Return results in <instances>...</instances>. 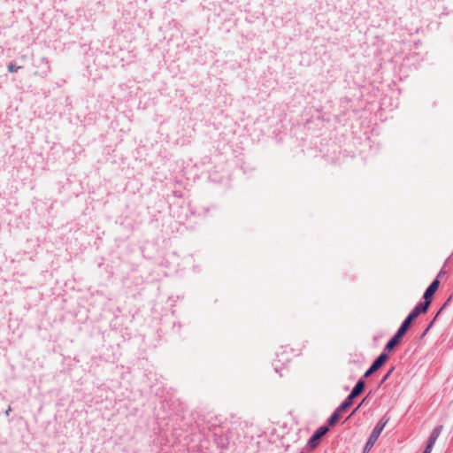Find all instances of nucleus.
<instances>
[{"label": "nucleus", "instance_id": "39448f33", "mask_svg": "<svg viewBox=\"0 0 453 453\" xmlns=\"http://www.w3.org/2000/svg\"><path fill=\"white\" fill-rule=\"evenodd\" d=\"M440 285V281L438 279H435L432 281V283L428 286V288L426 289L423 298L425 302H429V304L431 303V298L438 289Z\"/></svg>", "mask_w": 453, "mask_h": 453}, {"label": "nucleus", "instance_id": "f03ea898", "mask_svg": "<svg viewBox=\"0 0 453 453\" xmlns=\"http://www.w3.org/2000/svg\"><path fill=\"white\" fill-rule=\"evenodd\" d=\"M429 307V302H419L401 325L409 329L411 322L420 314L425 313Z\"/></svg>", "mask_w": 453, "mask_h": 453}, {"label": "nucleus", "instance_id": "f3484780", "mask_svg": "<svg viewBox=\"0 0 453 453\" xmlns=\"http://www.w3.org/2000/svg\"><path fill=\"white\" fill-rule=\"evenodd\" d=\"M359 407H360V405H358L357 408H355V410L352 411V413L350 414V416H351V415H353V414L357 411V409H358Z\"/></svg>", "mask_w": 453, "mask_h": 453}, {"label": "nucleus", "instance_id": "4468645a", "mask_svg": "<svg viewBox=\"0 0 453 453\" xmlns=\"http://www.w3.org/2000/svg\"><path fill=\"white\" fill-rule=\"evenodd\" d=\"M394 370H395V367H394V366H392V367L388 370V372L383 376V378H382V380H381V381H380V383H381V384H382V383H384V382H385V381L389 378V376L392 374V372H393V371H394Z\"/></svg>", "mask_w": 453, "mask_h": 453}, {"label": "nucleus", "instance_id": "20e7f679", "mask_svg": "<svg viewBox=\"0 0 453 453\" xmlns=\"http://www.w3.org/2000/svg\"><path fill=\"white\" fill-rule=\"evenodd\" d=\"M388 356L387 353L382 352L372 364V365L366 370L364 374V378H368L377 370H379L387 361Z\"/></svg>", "mask_w": 453, "mask_h": 453}, {"label": "nucleus", "instance_id": "9d476101", "mask_svg": "<svg viewBox=\"0 0 453 453\" xmlns=\"http://www.w3.org/2000/svg\"><path fill=\"white\" fill-rule=\"evenodd\" d=\"M342 415V412H338V410L336 409L333 414L328 418V425L329 426H334L336 422L340 419Z\"/></svg>", "mask_w": 453, "mask_h": 453}, {"label": "nucleus", "instance_id": "f257e3e1", "mask_svg": "<svg viewBox=\"0 0 453 453\" xmlns=\"http://www.w3.org/2000/svg\"><path fill=\"white\" fill-rule=\"evenodd\" d=\"M388 421V419L382 418L377 423V425L372 431V433L365 445L364 453L368 452L373 447V445L375 444L376 441L378 440L380 434H381L384 427L386 426Z\"/></svg>", "mask_w": 453, "mask_h": 453}, {"label": "nucleus", "instance_id": "2eb2a0df", "mask_svg": "<svg viewBox=\"0 0 453 453\" xmlns=\"http://www.w3.org/2000/svg\"><path fill=\"white\" fill-rule=\"evenodd\" d=\"M431 451H432V449L426 447L422 453H431Z\"/></svg>", "mask_w": 453, "mask_h": 453}, {"label": "nucleus", "instance_id": "ddd939ff", "mask_svg": "<svg viewBox=\"0 0 453 453\" xmlns=\"http://www.w3.org/2000/svg\"><path fill=\"white\" fill-rule=\"evenodd\" d=\"M7 68H8V71H9L10 73H15V72H17L19 69H20V68H21V66H17L15 64H13V63H10V64L8 65Z\"/></svg>", "mask_w": 453, "mask_h": 453}, {"label": "nucleus", "instance_id": "a211bd4d", "mask_svg": "<svg viewBox=\"0 0 453 453\" xmlns=\"http://www.w3.org/2000/svg\"><path fill=\"white\" fill-rule=\"evenodd\" d=\"M432 324H430L429 326H427V328H426V331L430 328Z\"/></svg>", "mask_w": 453, "mask_h": 453}, {"label": "nucleus", "instance_id": "6e6552de", "mask_svg": "<svg viewBox=\"0 0 453 453\" xmlns=\"http://www.w3.org/2000/svg\"><path fill=\"white\" fill-rule=\"evenodd\" d=\"M40 64L43 65V70L41 72H35V75H40L42 77H46L48 73L50 72V65L47 58L42 57L40 58Z\"/></svg>", "mask_w": 453, "mask_h": 453}, {"label": "nucleus", "instance_id": "7ed1b4c3", "mask_svg": "<svg viewBox=\"0 0 453 453\" xmlns=\"http://www.w3.org/2000/svg\"><path fill=\"white\" fill-rule=\"evenodd\" d=\"M328 427L326 426H322L319 427L314 434L311 435V437L308 441V447L310 449H315L319 446V444L321 441V439L323 436L328 432Z\"/></svg>", "mask_w": 453, "mask_h": 453}, {"label": "nucleus", "instance_id": "0eeeda50", "mask_svg": "<svg viewBox=\"0 0 453 453\" xmlns=\"http://www.w3.org/2000/svg\"><path fill=\"white\" fill-rule=\"evenodd\" d=\"M365 382L363 379H360L357 384L354 386V388H352L349 395L351 396V398H356L357 396H358L359 395H361L365 389Z\"/></svg>", "mask_w": 453, "mask_h": 453}, {"label": "nucleus", "instance_id": "423d86ee", "mask_svg": "<svg viewBox=\"0 0 453 453\" xmlns=\"http://www.w3.org/2000/svg\"><path fill=\"white\" fill-rule=\"evenodd\" d=\"M442 428L443 426L441 425L440 426H437L436 427L434 428V430L432 431L430 436H429V439H428V441H427V444H426V448L432 449L436 440L438 439V437L440 436L441 431H442Z\"/></svg>", "mask_w": 453, "mask_h": 453}, {"label": "nucleus", "instance_id": "dca6fc26", "mask_svg": "<svg viewBox=\"0 0 453 453\" xmlns=\"http://www.w3.org/2000/svg\"><path fill=\"white\" fill-rule=\"evenodd\" d=\"M10 411H11V407H9V408L6 410V411H5V415H6V416H9Z\"/></svg>", "mask_w": 453, "mask_h": 453}, {"label": "nucleus", "instance_id": "9b49d317", "mask_svg": "<svg viewBox=\"0 0 453 453\" xmlns=\"http://www.w3.org/2000/svg\"><path fill=\"white\" fill-rule=\"evenodd\" d=\"M398 343L399 341L393 336L386 344L385 349L392 350Z\"/></svg>", "mask_w": 453, "mask_h": 453}, {"label": "nucleus", "instance_id": "1a4fd4ad", "mask_svg": "<svg viewBox=\"0 0 453 453\" xmlns=\"http://www.w3.org/2000/svg\"><path fill=\"white\" fill-rule=\"evenodd\" d=\"M354 398L349 395L347 398L339 405L337 408L338 412H344L348 408H349L353 403Z\"/></svg>", "mask_w": 453, "mask_h": 453}, {"label": "nucleus", "instance_id": "f8f14e48", "mask_svg": "<svg viewBox=\"0 0 453 453\" xmlns=\"http://www.w3.org/2000/svg\"><path fill=\"white\" fill-rule=\"evenodd\" d=\"M407 330L408 329L406 327L401 325L394 337L400 342L401 338L406 334Z\"/></svg>", "mask_w": 453, "mask_h": 453}]
</instances>
